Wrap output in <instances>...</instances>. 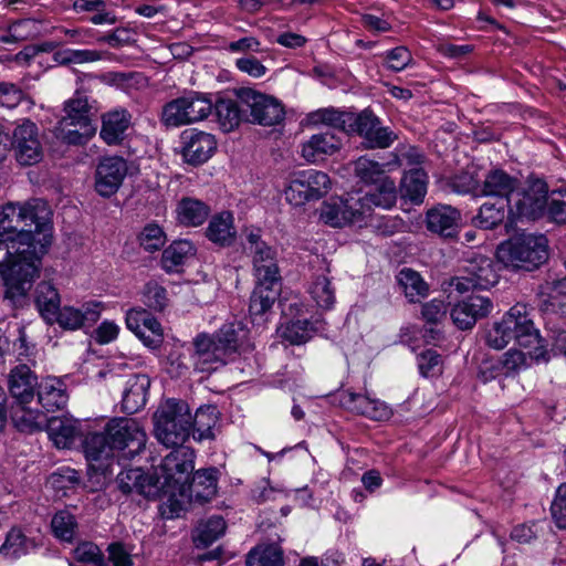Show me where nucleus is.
<instances>
[{
	"label": "nucleus",
	"instance_id": "nucleus-1",
	"mask_svg": "<svg viewBox=\"0 0 566 566\" xmlns=\"http://www.w3.org/2000/svg\"><path fill=\"white\" fill-rule=\"evenodd\" d=\"M41 268L40 253L32 249L28 233L22 232L20 240L12 243L0 238V276L6 298L13 304L24 300L40 276Z\"/></svg>",
	"mask_w": 566,
	"mask_h": 566
},
{
	"label": "nucleus",
	"instance_id": "nucleus-2",
	"mask_svg": "<svg viewBox=\"0 0 566 566\" xmlns=\"http://www.w3.org/2000/svg\"><path fill=\"white\" fill-rule=\"evenodd\" d=\"M29 234L32 249L40 253V259L52 243L51 210L41 199H33L24 205L8 203L0 211V238L9 243L20 240V234Z\"/></svg>",
	"mask_w": 566,
	"mask_h": 566
},
{
	"label": "nucleus",
	"instance_id": "nucleus-3",
	"mask_svg": "<svg viewBox=\"0 0 566 566\" xmlns=\"http://www.w3.org/2000/svg\"><path fill=\"white\" fill-rule=\"evenodd\" d=\"M513 339L523 348L537 346L541 342L539 333L531 318L530 308L522 303L512 306L485 333V344L496 350L505 348Z\"/></svg>",
	"mask_w": 566,
	"mask_h": 566
},
{
	"label": "nucleus",
	"instance_id": "nucleus-4",
	"mask_svg": "<svg viewBox=\"0 0 566 566\" xmlns=\"http://www.w3.org/2000/svg\"><path fill=\"white\" fill-rule=\"evenodd\" d=\"M496 255L506 268L531 272L548 259V241L543 234L520 233L501 243Z\"/></svg>",
	"mask_w": 566,
	"mask_h": 566
},
{
	"label": "nucleus",
	"instance_id": "nucleus-5",
	"mask_svg": "<svg viewBox=\"0 0 566 566\" xmlns=\"http://www.w3.org/2000/svg\"><path fill=\"white\" fill-rule=\"evenodd\" d=\"M155 436L169 447L185 446L191 432V412L182 400H166L154 415Z\"/></svg>",
	"mask_w": 566,
	"mask_h": 566
},
{
	"label": "nucleus",
	"instance_id": "nucleus-6",
	"mask_svg": "<svg viewBox=\"0 0 566 566\" xmlns=\"http://www.w3.org/2000/svg\"><path fill=\"white\" fill-rule=\"evenodd\" d=\"M212 101L198 92L175 98L163 107L160 120L166 127H180L206 119L212 112Z\"/></svg>",
	"mask_w": 566,
	"mask_h": 566
},
{
	"label": "nucleus",
	"instance_id": "nucleus-7",
	"mask_svg": "<svg viewBox=\"0 0 566 566\" xmlns=\"http://www.w3.org/2000/svg\"><path fill=\"white\" fill-rule=\"evenodd\" d=\"M171 448L172 450L156 467V474L161 476V483L168 492H182L193 473L196 455L195 451L186 446Z\"/></svg>",
	"mask_w": 566,
	"mask_h": 566
},
{
	"label": "nucleus",
	"instance_id": "nucleus-8",
	"mask_svg": "<svg viewBox=\"0 0 566 566\" xmlns=\"http://www.w3.org/2000/svg\"><path fill=\"white\" fill-rule=\"evenodd\" d=\"M499 282L496 263L481 254L464 260L461 274L451 280L450 285L459 293L473 290H488Z\"/></svg>",
	"mask_w": 566,
	"mask_h": 566
},
{
	"label": "nucleus",
	"instance_id": "nucleus-9",
	"mask_svg": "<svg viewBox=\"0 0 566 566\" xmlns=\"http://www.w3.org/2000/svg\"><path fill=\"white\" fill-rule=\"evenodd\" d=\"M547 185L543 180L530 182L526 187L517 186L509 197V218L514 220H535L539 218L547 205Z\"/></svg>",
	"mask_w": 566,
	"mask_h": 566
},
{
	"label": "nucleus",
	"instance_id": "nucleus-10",
	"mask_svg": "<svg viewBox=\"0 0 566 566\" xmlns=\"http://www.w3.org/2000/svg\"><path fill=\"white\" fill-rule=\"evenodd\" d=\"M331 189V179L324 171L306 169L294 174L285 189L286 200L293 206H302L318 200Z\"/></svg>",
	"mask_w": 566,
	"mask_h": 566
},
{
	"label": "nucleus",
	"instance_id": "nucleus-11",
	"mask_svg": "<svg viewBox=\"0 0 566 566\" xmlns=\"http://www.w3.org/2000/svg\"><path fill=\"white\" fill-rule=\"evenodd\" d=\"M106 429L115 451H123L125 458H134L146 446V432L135 419H113L106 424Z\"/></svg>",
	"mask_w": 566,
	"mask_h": 566
},
{
	"label": "nucleus",
	"instance_id": "nucleus-12",
	"mask_svg": "<svg viewBox=\"0 0 566 566\" xmlns=\"http://www.w3.org/2000/svg\"><path fill=\"white\" fill-rule=\"evenodd\" d=\"M238 96L240 102L250 109V122L262 126H274L284 119V107L276 98L252 88H241Z\"/></svg>",
	"mask_w": 566,
	"mask_h": 566
},
{
	"label": "nucleus",
	"instance_id": "nucleus-13",
	"mask_svg": "<svg viewBox=\"0 0 566 566\" xmlns=\"http://www.w3.org/2000/svg\"><path fill=\"white\" fill-rule=\"evenodd\" d=\"M349 129L356 132L363 138V145L367 149L388 148L398 138L394 130L382 126L380 119L368 109L356 116L353 115Z\"/></svg>",
	"mask_w": 566,
	"mask_h": 566
},
{
	"label": "nucleus",
	"instance_id": "nucleus-14",
	"mask_svg": "<svg viewBox=\"0 0 566 566\" xmlns=\"http://www.w3.org/2000/svg\"><path fill=\"white\" fill-rule=\"evenodd\" d=\"M245 249L252 258L256 281L276 283L280 279L276 252L261 239L259 231L248 233Z\"/></svg>",
	"mask_w": 566,
	"mask_h": 566
},
{
	"label": "nucleus",
	"instance_id": "nucleus-15",
	"mask_svg": "<svg viewBox=\"0 0 566 566\" xmlns=\"http://www.w3.org/2000/svg\"><path fill=\"white\" fill-rule=\"evenodd\" d=\"M365 211L356 196L331 198L321 207V220L331 227L340 228L365 221Z\"/></svg>",
	"mask_w": 566,
	"mask_h": 566
},
{
	"label": "nucleus",
	"instance_id": "nucleus-16",
	"mask_svg": "<svg viewBox=\"0 0 566 566\" xmlns=\"http://www.w3.org/2000/svg\"><path fill=\"white\" fill-rule=\"evenodd\" d=\"M83 449L93 470L104 475L113 473L115 448L106 428L103 432L87 433L83 440Z\"/></svg>",
	"mask_w": 566,
	"mask_h": 566
},
{
	"label": "nucleus",
	"instance_id": "nucleus-17",
	"mask_svg": "<svg viewBox=\"0 0 566 566\" xmlns=\"http://www.w3.org/2000/svg\"><path fill=\"white\" fill-rule=\"evenodd\" d=\"M493 311V302L479 294H472L455 303L450 310L453 324L461 331L471 329L476 322Z\"/></svg>",
	"mask_w": 566,
	"mask_h": 566
},
{
	"label": "nucleus",
	"instance_id": "nucleus-18",
	"mask_svg": "<svg viewBox=\"0 0 566 566\" xmlns=\"http://www.w3.org/2000/svg\"><path fill=\"white\" fill-rule=\"evenodd\" d=\"M12 147L19 164L31 166L39 163L42 158V147L36 125L31 120L18 125L12 134Z\"/></svg>",
	"mask_w": 566,
	"mask_h": 566
},
{
	"label": "nucleus",
	"instance_id": "nucleus-19",
	"mask_svg": "<svg viewBox=\"0 0 566 566\" xmlns=\"http://www.w3.org/2000/svg\"><path fill=\"white\" fill-rule=\"evenodd\" d=\"M193 353L191 354L192 365L196 371L212 373L224 366L229 356L213 337L207 334H199L192 342Z\"/></svg>",
	"mask_w": 566,
	"mask_h": 566
},
{
	"label": "nucleus",
	"instance_id": "nucleus-20",
	"mask_svg": "<svg viewBox=\"0 0 566 566\" xmlns=\"http://www.w3.org/2000/svg\"><path fill=\"white\" fill-rule=\"evenodd\" d=\"M180 138L182 159L192 166L205 164L217 149L214 136L206 132L187 129Z\"/></svg>",
	"mask_w": 566,
	"mask_h": 566
},
{
	"label": "nucleus",
	"instance_id": "nucleus-21",
	"mask_svg": "<svg viewBox=\"0 0 566 566\" xmlns=\"http://www.w3.org/2000/svg\"><path fill=\"white\" fill-rule=\"evenodd\" d=\"M103 304L96 301H90L82 304L80 308L74 306L60 307L54 314L56 318L49 324H59L65 331H77L93 326L101 317Z\"/></svg>",
	"mask_w": 566,
	"mask_h": 566
},
{
	"label": "nucleus",
	"instance_id": "nucleus-22",
	"mask_svg": "<svg viewBox=\"0 0 566 566\" xmlns=\"http://www.w3.org/2000/svg\"><path fill=\"white\" fill-rule=\"evenodd\" d=\"M461 212L449 205H436L426 212V229L443 239H455L461 228Z\"/></svg>",
	"mask_w": 566,
	"mask_h": 566
},
{
	"label": "nucleus",
	"instance_id": "nucleus-23",
	"mask_svg": "<svg viewBox=\"0 0 566 566\" xmlns=\"http://www.w3.org/2000/svg\"><path fill=\"white\" fill-rule=\"evenodd\" d=\"M338 399L339 405L346 410L373 420L388 419L391 413L390 408L385 402L371 398L368 394H358L347 389L338 392Z\"/></svg>",
	"mask_w": 566,
	"mask_h": 566
},
{
	"label": "nucleus",
	"instance_id": "nucleus-24",
	"mask_svg": "<svg viewBox=\"0 0 566 566\" xmlns=\"http://www.w3.org/2000/svg\"><path fill=\"white\" fill-rule=\"evenodd\" d=\"M127 165L123 158L107 157L101 160L95 172V189L103 197L117 192L125 176Z\"/></svg>",
	"mask_w": 566,
	"mask_h": 566
},
{
	"label": "nucleus",
	"instance_id": "nucleus-25",
	"mask_svg": "<svg viewBox=\"0 0 566 566\" xmlns=\"http://www.w3.org/2000/svg\"><path fill=\"white\" fill-rule=\"evenodd\" d=\"M38 386V377L29 366L21 364L10 370L9 392L19 406H28L34 399Z\"/></svg>",
	"mask_w": 566,
	"mask_h": 566
},
{
	"label": "nucleus",
	"instance_id": "nucleus-26",
	"mask_svg": "<svg viewBox=\"0 0 566 566\" xmlns=\"http://www.w3.org/2000/svg\"><path fill=\"white\" fill-rule=\"evenodd\" d=\"M373 186V189L364 196H356L364 208L365 219L371 214L374 207L388 210L396 205L398 199L397 186L390 177L381 179Z\"/></svg>",
	"mask_w": 566,
	"mask_h": 566
},
{
	"label": "nucleus",
	"instance_id": "nucleus-27",
	"mask_svg": "<svg viewBox=\"0 0 566 566\" xmlns=\"http://www.w3.org/2000/svg\"><path fill=\"white\" fill-rule=\"evenodd\" d=\"M342 147V140L332 132L312 135L302 145V157L312 164L324 160L327 156L337 153Z\"/></svg>",
	"mask_w": 566,
	"mask_h": 566
},
{
	"label": "nucleus",
	"instance_id": "nucleus-28",
	"mask_svg": "<svg viewBox=\"0 0 566 566\" xmlns=\"http://www.w3.org/2000/svg\"><path fill=\"white\" fill-rule=\"evenodd\" d=\"M36 395L39 403L48 412L63 409L69 401L67 387L56 377H46L39 382Z\"/></svg>",
	"mask_w": 566,
	"mask_h": 566
},
{
	"label": "nucleus",
	"instance_id": "nucleus-29",
	"mask_svg": "<svg viewBox=\"0 0 566 566\" xmlns=\"http://www.w3.org/2000/svg\"><path fill=\"white\" fill-rule=\"evenodd\" d=\"M130 123L132 115L124 108L107 112L102 117L99 136L107 145H118L123 142Z\"/></svg>",
	"mask_w": 566,
	"mask_h": 566
},
{
	"label": "nucleus",
	"instance_id": "nucleus-30",
	"mask_svg": "<svg viewBox=\"0 0 566 566\" xmlns=\"http://www.w3.org/2000/svg\"><path fill=\"white\" fill-rule=\"evenodd\" d=\"M150 380L146 375H133L125 385L122 408L127 413H135L146 405Z\"/></svg>",
	"mask_w": 566,
	"mask_h": 566
},
{
	"label": "nucleus",
	"instance_id": "nucleus-31",
	"mask_svg": "<svg viewBox=\"0 0 566 566\" xmlns=\"http://www.w3.org/2000/svg\"><path fill=\"white\" fill-rule=\"evenodd\" d=\"M518 180L502 169H494L486 174L480 195L485 197H495L509 201V197L515 192Z\"/></svg>",
	"mask_w": 566,
	"mask_h": 566
},
{
	"label": "nucleus",
	"instance_id": "nucleus-32",
	"mask_svg": "<svg viewBox=\"0 0 566 566\" xmlns=\"http://www.w3.org/2000/svg\"><path fill=\"white\" fill-rule=\"evenodd\" d=\"M526 349V353L518 349H510L503 355L500 360V365L505 375L525 370L531 366L533 360H539L545 357V349L542 340L537 346H532Z\"/></svg>",
	"mask_w": 566,
	"mask_h": 566
},
{
	"label": "nucleus",
	"instance_id": "nucleus-33",
	"mask_svg": "<svg viewBox=\"0 0 566 566\" xmlns=\"http://www.w3.org/2000/svg\"><path fill=\"white\" fill-rule=\"evenodd\" d=\"M177 220L187 227H199L206 222L211 208L206 202L190 197L182 198L176 208Z\"/></svg>",
	"mask_w": 566,
	"mask_h": 566
},
{
	"label": "nucleus",
	"instance_id": "nucleus-34",
	"mask_svg": "<svg viewBox=\"0 0 566 566\" xmlns=\"http://www.w3.org/2000/svg\"><path fill=\"white\" fill-rule=\"evenodd\" d=\"M233 216L229 211L214 214L206 229V237L213 243L226 247L232 244L235 239Z\"/></svg>",
	"mask_w": 566,
	"mask_h": 566
},
{
	"label": "nucleus",
	"instance_id": "nucleus-35",
	"mask_svg": "<svg viewBox=\"0 0 566 566\" xmlns=\"http://www.w3.org/2000/svg\"><path fill=\"white\" fill-rule=\"evenodd\" d=\"M219 420V411L216 406L208 405L197 409L191 416V430L197 441L214 439L213 429Z\"/></svg>",
	"mask_w": 566,
	"mask_h": 566
},
{
	"label": "nucleus",
	"instance_id": "nucleus-36",
	"mask_svg": "<svg viewBox=\"0 0 566 566\" xmlns=\"http://www.w3.org/2000/svg\"><path fill=\"white\" fill-rule=\"evenodd\" d=\"M218 473L219 471L216 468L201 469L193 472L189 486L191 495L200 502L211 500L217 493Z\"/></svg>",
	"mask_w": 566,
	"mask_h": 566
},
{
	"label": "nucleus",
	"instance_id": "nucleus-37",
	"mask_svg": "<svg viewBox=\"0 0 566 566\" xmlns=\"http://www.w3.org/2000/svg\"><path fill=\"white\" fill-rule=\"evenodd\" d=\"M196 254V248L189 240L174 241L161 254V268L167 273L177 272L188 259Z\"/></svg>",
	"mask_w": 566,
	"mask_h": 566
},
{
	"label": "nucleus",
	"instance_id": "nucleus-38",
	"mask_svg": "<svg viewBox=\"0 0 566 566\" xmlns=\"http://www.w3.org/2000/svg\"><path fill=\"white\" fill-rule=\"evenodd\" d=\"M35 305L46 323L56 318L54 314L61 307V297L53 284L49 282L38 284L35 289Z\"/></svg>",
	"mask_w": 566,
	"mask_h": 566
},
{
	"label": "nucleus",
	"instance_id": "nucleus-39",
	"mask_svg": "<svg viewBox=\"0 0 566 566\" xmlns=\"http://www.w3.org/2000/svg\"><path fill=\"white\" fill-rule=\"evenodd\" d=\"M506 212L509 213V202L504 199L486 201L480 207L473 223L484 230L494 229L503 222Z\"/></svg>",
	"mask_w": 566,
	"mask_h": 566
},
{
	"label": "nucleus",
	"instance_id": "nucleus-40",
	"mask_svg": "<svg viewBox=\"0 0 566 566\" xmlns=\"http://www.w3.org/2000/svg\"><path fill=\"white\" fill-rule=\"evenodd\" d=\"M324 322L308 319H296L289 322L282 328V337L292 345H301L311 339L314 333L323 329Z\"/></svg>",
	"mask_w": 566,
	"mask_h": 566
},
{
	"label": "nucleus",
	"instance_id": "nucleus-41",
	"mask_svg": "<svg viewBox=\"0 0 566 566\" xmlns=\"http://www.w3.org/2000/svg\"><path fill=\"white\" fill-rule=\"evenodd\" d=\"M48 431L50 439L60 449L71 448L80 438L76 423L69 419H51Z\"/></svg>",
	"mask_w": 566,
	"mask_h": 566
},
{
	"label": "nucleus",
	"instance_id": "nucleus-42",
	"mask_svg": "<svg viewBox=\"0 0 566 566\" xmlns=\"http://www.w3.org/2000/svg\"><path fill=\"white\" fill-rule=\"evenodd\" d=\"M247 332L240 323L224 324L216 334L211 335L224 349V353L230 357L232 354L240 352L243 347V340Z\"/></svg>",
	"mask_w": 566,
	"mask_h": 566
},
{
	"label": "nucleus",
	"instance_id": "nucleus-43",
	"mask_svg": "<svg viewBox=\"0 0 566 566\" xmlns=\"http://www.w3.org/2000/svg\"><path fill=\"white\" fill-rule=\"evenodd\" d=\"M218 123L223 132H232L239 127L245 111H243L238 101L220 99L214 105Z\"/></svg>",
	"mask_w": 566,
	"mask_h": 566
},
{
	"label": "nucleus",
	"instance_id": "nucleus-44",
	"mask_svg": "<svg viewBox=\"0 0 566 566\" xmlns=\"http://www.w3.org/2000/svg\"><path fill=\"white\" fill-rule=\"evenodd\" d=\"M96 133L95 125H74L67 122H59L55 134L59 139L67 145H85Z\"/></svg>",
	"mask_w": 566,
	"mask_h": 566
},
{
	"label": "nucleus",
	"instance_id": "nucleus-45",
	"mask_svg": "<svg viewBox=\"0 0 566 566\" xmlns=\"http://www.w3.org/2000/svg\"><path fill=\"white\" fill-rule=\"evenodd\" d=\"M227 528L226 521L219 515H213L206 521H201L193 536L197 547H207L223 536Z\"/></svg>",
	"mask_w": 566,
	"mask_h": 566
},
{
	"label": "nucleus",
	"instance_id": "nucleus-46",
	"mask_svg": "<svg viewBox=\"0 0 566 566\" xmlns=\"http://www.w3.org/2000/svg\"><path fill=\"white\" fill-rule=\"evenodd\" d=\"M400 192L415 203H420L427 193V175L422 169H411L401 178Z\"/></svg>",
	"mask_w": 566,
	"mask_h": 566
},
{
	"label": "nucleus",
	"instance_id": "nucleus-47",
	"mask_svg": "<svg viewBox=\"0 0 566 566\" xmlns=\"http://www.w3.org/2000/svg\"><path fill=\"white\" fill-rule=\"evenodd\" d=\"M275 283H266L256 281V285L250 297L249 312L253 319L262 317L273 305L276 298V292L272 286Z\"/></svg>",
	"mask_w": 566,
	"mask_h": 566
},
{
	"label": "nucleus",
	"instance_id": "nucleus-48",
	"mask_svg": "<svg viewBox=\"0 0 566 566\" xmlns=\"http://www.w3.org/2000/svg\"><path fill=\"white\" fill-rule=\"evenodd\" d=\"M397 281L410 302L419 301L428 294V284L411 269H402L397 275Z\"/></svg>",
	"mask_w": 566,
	"mask_h": 566
},
{
	"label": "nucleus",
	"instance_id": "nucleus-49",
	"mask_svg": "<svg viewBox=\"0 0 566 566\" xmlns=\"http://www.w3.org/2000/svg\"><path fill=\"white\" fill-rule=\"evenodd\" d=\"M389 166L390 163L380 164L366 156H361L354 163V174L361 182L374 185L388 177L386 168Z\"/></svg>",
	"mask_w": 566,
	"mask_h": 566
},
{
	"label": "nucleus",
	"instance_id": "nucleus-50",
	"mask_svg": "<svg viewBox=\"0 0 566 566\" xmlns=\"http://www.w3.org/2000/svg\"><path fill=\"white\" fill-rule=\"evenodd\" d=\"M65 115L59 122L76 125H94L91 119V106L86 96L76 95L65 102Z\"/></svg>",
	"mask_w": 566,
	"mask_h": 566
},
{
	"label": "nucleus",
	"instance_id": "nucleus-51",
	"mask_svg": "<svg viewBox=\"0 0 566 566\" xmlns=\"http://www.w3.org/2000/svg\"><path fill=\"white\" fill-rule=\"evenodd\" d=\"M308 120L313 125H327L333 128L346 130L353 120V114L340 112L333 107L321 108L310 113Z\"/></svg>",
	"mask_w": 566,
	"mask_h": 566
},
{
	"label": "nucleus",
	"instance_id": "nucleus-52",
	"mask_svg": "<svg viewBox=\"0 0 566 566\" xmlns=\"http://www.w3.org/2000/svg\"><path fill=\"white\" fill-rule=\"evenodd\" d=\"M310 294L317 306L324 310L333 307L336 301L335 287L326 275H317L311 284Z\"/></svg>",
	"mask_w": 566,
	"mask_h": 566
},
{
	"label": "nucleus",
	"instance_id": "nucleus-53",
	"mask_svg": "<svg viewBox=\"0 0 566 566\" xmlns=\"http://www.w3.org/2000/svg\"><path fill=\"white\" fill-rule=\"evenodd\" d=\"M33 543L20 530H11L4 543L0 546V555L15 559L25 555Z\"/></svg>",
	"mask_w": 566,
	"mask_h": 566
},
{
	"label": "nucleus",
	"instance_id": "nucleus-54",
	"mask_svg": "<svg viewBox=\"0 0 566 566\" xmlns=\"http://www.w3.org/2000/svg\"><path fill=\"white\" fill-rule=\"evenodd\" d=\"M247 566H283V552L277 545L254 548L247 557Z\"/></svg>",
	"mask_w": 566,
	"mask_h": 566
},
{
	"label": "nucleus",
	"instance_id": "nucleus-55",
	"mask_svg": "<svg viewBox=\"0 0 566 566\" xmlns=\"http://www.w3.org/2000/svg\"><path fill=\"white\" fill-rule=\"evenodd\" d=\"M138 242L146 252L154 253L165 245L166 234L158 224L148 223L140 231Z\"/></svg>",
	"mask_w": 566,
	"mask_h": 566
},
{
	"label": "nucleus",
	"instance_id": "nucleus-56",
	"mask_svg": "<svg viewBox=\"0 0 566 566\" xmlns=\"http://www.w3.org/2000/svg\"><path fill=\"white\" fill-rule=\"evenodd\" d=\"M21 411L15 412L13 422L18 430L22 432H35L43 428L44 417L39 411H32L27 406H20Z\"/></svg>",
	"mask_w": 566,
	"mask_h": 566
},
{
	"label": "nucleus",
	"instance_id": "nucleus-57",
	"mask_svg": "<svg viewBox=\"0 0 566 566\" xmlns=\"http://www.w3.org/2000/svg\"><path fill=\"white\" fill-rule=\"evenodd\" d=\"M53 533L60 539L71 542L75 535V517L67 511L56 513L51 522Z\"/></svg>",
	"mask_w": 566,
	"mask_h": 566
},
{
	"label": "nucleus",
	"instance_id": "nucleus-58",
	"mask_svg": "<svg viewBox=\"0 0 566 566\" xmlns=\"http://www.w3.org/2000/svg\"><path fill=\"white\" fill-rule=\"evenodd\" d=\"M546 304L552 312L566 316V277L549 284Z\"/></svg>",
	"mask_w": 566,
	"mask_h": 566
},
{
	"label": "nucleus",
	"instance_id": "nucleus-59",
	"mask_svg": "<svg viewBox=\"0 0 566 566\" xmlns=\"http://www.w3.org/2000/svg\"><path fill=\"white\" fill-rule=\"evenodd\" d=\"M144 304L153 311H163L168 304L167 291L156 282H148L143 292Z\"/></svg>",
	"mask_w": 566,
	"mask_h": 566
},
{
	"label": "nucleus",
	"instance_id": "nucleus-60",
	"mask_svg": "<svg viewBox=\"0 0 566 566\" xmlns=\"http://www.w3.org/2000/svg\"><path fill=\"white\" fill-rule=\"evenodd\" d=\"M147 323L142 324V332L144 336H139V339L145 346L156 349L160 347L164 342V332L160 323L148 313V317H145Z\"/></svg>",
	"mask_w": 566,
	"mask_h": 566
},
{
	"label": "nucleus",
	"instance_id": "nucleus-61",
	"mask_svg": "<svg viewBox=\"0 0 566 566\" xmlns=\"http://www.w3.org/2000/svg\"><path fill=\"white\" fill-rule=\"evenodd\" d=\"M385 59L387 69L394 72H400L411 64L412 54L406 46H397L387 51Z\"/></svg>",
	"mask_w": 566,
	"mask_h": 566
},
{
	"label": "nucleus",
	"instance_id": "nucleus-62",
	"mask_svg": "<svg viewBox=\"0 0 566 566\" xmlns=\"http://www.w3.org/2000/svg\"><path fill=\"white\" fill-rule=\"evenodd\" d=\"M417 359L419 371L423 377H433L441 373V356L436 350L422 352Z\"/></svg>",
	"mask_w": 566,
	"mask_h": 566
},
{
	"label": "nucleus",
	"instance_id": "nucleus-63",
	"mask_svg": "<svg viewBox=\"0 0 566 566\" xmlns=\"http://www.w3.org/2000/svg\"><path fill=\"white\" fill-rule=\"evenodd\" d=\"M551 512L556 526L566 530V484L558 486Z\"/></svg>",
	"mask_w": 566,
	"mask_h": 566
},
{
	"label": "nucleus",
	"instance_id": "nucleus-64",
	"mask_svg": "<svg viewBox=\"0 0 566 566\" xmlns=\"http://www.w3.org/2000/svg\"><path fill=\"white\" fill-rule=\"evenodd\" d=\"M547 212L549 218L559 224H566V191L553 195L547 199Z\"/></svg>",
	"mask_w": 566,
	"mask_h": 566
}]
</instances>
